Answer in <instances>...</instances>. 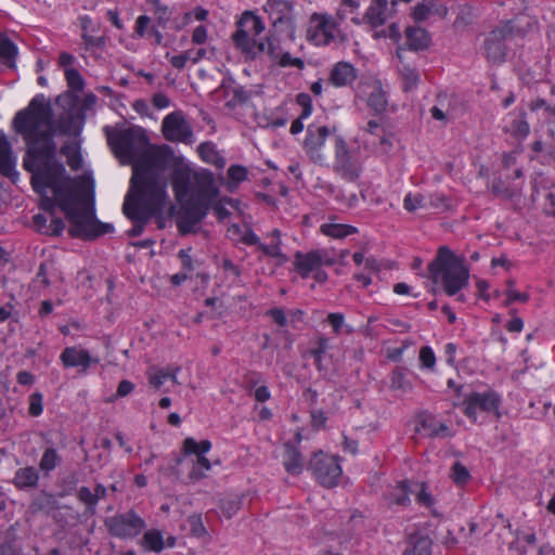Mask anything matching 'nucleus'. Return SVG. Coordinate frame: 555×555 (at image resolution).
Masks as SVG:
<instances>
[{
  "instance_id": "16",
  "label": "nucleus",
  "mask_w": 555,
  "mask_h": 555,
  "mask_svg": "<svg viewBox=\"0 0 555 555\" xmlns=\"http://www.w3.org/2000/svg\"><path fill=\"white\" fill-rule=\"evenodd\" d=\"M449 9L439 0H423L417 3L412 11V17L415 22L422 23L430 17L443 20L448 16Z\"/></svg>"
},
{
  "instance_id": "1",
  "label": "nucleus",
  "mask_w": 555,
  "mask_h": 555,
  "mask_svg": "<svg viewBox=\"0 0 555 555\" xmlns=\"http://www.w3.org/2000/svg\"><path fill=\"white\" fill-rule=\"evenodd\" d=\"M12 124L25 142L23 168L31 173L30 183L40 195L39 208L44 212L33 217L35 230L43 235H61L65 222L55 216L59 207L69 220L73 238L89 241L113 233V224L95 218L92 183L83 177L66 176L65 166L56 158L52 109L44 96H34L15 114Z\"/></svg>"
},
{
  "instance_id": "48",
  "label": "nucleus",
  "mask_w": 555,
  "mask_h": 555,
  "mask_svg": "<svg viewBox=\"0 0 555 555\" xmlns=\"http://www.w3.org/2000/svg\"><path fill=\"white\" fill-rule=\"evenodd\" d=\"M427 207L439 210H447L450 208V198L442 192H435L428 195Z\"/></svg>"
},
{
  "instance_id": "53",
  "label": "nucleus",
  "mask_w": 555,
  "mask_h": 555,
  "mask_svg": "<svg viewBox=\"0 0 555 555\" xmlns=\"http://www.w3.org/2000/svg\"><path fill=\"white\" fill-rule=\"evenodd\" d=\"M296 103L301 107V118H308L312 114V99L308 93L300 92L296 95Z\"/></svg>"
},
{
  "instance_id": "32",
  "label": "nucleus",
  "mask_w": 555,
  "mask_h": 555,
  "mask_svg": "<svg viewBox=\"0 0 555 555\" xmlns=\"http://www.w3.org/2000/svg\"><path fill=\"white\" fill-rule=\"evenodd\" d=\"M388 100L380 80L374 81V89L367 98V106L372 108L376 114H382L386 111Z\"/></svg>"
},
{
  "instance_id": "33",
  "label": "nucleus",
  "mask_w": 555,
  "mask_h": 555,
  "mask_svg": "<svg viewBox=\"0 0 555 555\" xmlns=\"http://www.w3.org/2000/svg\"><path fill=\"white\" fill-rule=\"evenodd\" d=\"M412 488L414 489L415 494V501L418 505L424 506L428 508L434 516L437 515V512L435 511V498L430 492L427 490L426 482H417L412 481Z\"/></svg>"
},
{
  "instance_id": "39",
  "label": "nucleus",
  "mask_w": 555,
  "mask_h": 555,
  "mask_svg": "<svg viewBox=\"0 0 555 555\" xmlns=\"http://www.w3.org/2000/svg\"><path fill=\"white\" fill-rule=\"evenodd\" d=\"M399 72L402 79L403 91L409 92L418 85L420 74L414 67L404 64Z\"/></svg>"
},
{
  "instance_id": "43",
  "label": "nucleus",
  "mask_w": 555,
  "mask_h": 555,
  "mask_svg": "<svg viewBox=\"0 0 555 555\" xmlns=\"http://www.w3.org/2000/svg\"><path fill=\"white\" fill-rule=\"evenodd\" d=\"M234 44L245 53H253L256 40L250 38L248 33L238 28L233 35Z\"/></svg>"
},
{
  "instance_id": "47",
  "label": "nucleus",
  "mask_w": 555,
  "mask_h": 555,
  "mask_svg": "<svg viewBox=\"0 0 555 555\" xmlns=\"http://www.w3.org/2000/svg\"><path fill=\"white\" fill-rule=\"evenodd\" d=\"M403 208L409 212H414L420 208H427L426 198L422 194H412L410 192L404 196Z\"/></svg>"
},
{
  "instance_id": "18",
  "label": "nucleus",
  "mask_w": 555,
  "mask_h": 555,
  "mask_svg": "<svg viewBox=\"0 0 555 555\" xmlns=\"http://www.w3.org/2000/svg\"><path fill=\"white\" fill-rule=\"evenodd\" d=\"M60 360L65 367H81L87 370L93 363H98V359H93L89 351L77 347H66L60 354Z\"/></svg>"
},
{
  "instance_id": "36",
  "label": "nucleus",
  "mask_w": 555,
  "mask_h": 555,
  "mask_svg": "<svg viewBox=\"0 0 555 555\" xmlns=\"http://www.w3.org/2000/svg\"><path fill=\"white\" fill-rule=\"evenodd\" d=\"M77 500L85 505V515L94 516L96 514V498L89 487L82 486L77 490Z\"/></svg>"
},
{
  "instance_id": "56",
  "label": "nucleus",
  "mask_w": 555,
  "mask_h": 555,
  "mask_svg": "<svg viewBox=\"0 0 555 555\" xmlns=\"http://www.w3.org/2000/svg\"><path fill=\"white\" fill-rule=\"evenodd\" d=\"M151 18L147 15H140L135 20L134 34L140 38H146L150 29Z\"/></svg>"
},
{
  "instance_id": "27",
  "label": "nucleus",
  "mask_w": 555,
  "mask_h": 555,
  "mask_svg": "<svg viewBox=\"0 0 555 555\" xmlns=\"http://www.w3.org/2000/svg\"><path fill=\"white\" fill-rule=\"evenodd\" d=\"M144 552L160 553L166 547L164 535L158 529H150L143 533L139 542Z\"/></svg>"
},
{
  "instance_id": "49",
  "label": "nucleus",
  "mask_w": 555,
  "mask_h": 555,
  "mask_svg": "<svg viewBox=\"0 0 555 555\" xmlns=\"http://www.w3.org/2000/svg\"><path fill=\"white\" fill-rule=\"evenodd\" d=\"M28 414L31 417H38L43 413V395L35 391L28 397Z\"/></svg>"
},
{
  "instance_id": "45",
  "label": "nucleus",
  "mask_w": 555,
  "mask_h": 555,
  "mask_svg": "<svg viewBox=\"0 0 555 555\" xmlns=\"http://www.w3.org/2000/svg\"><path fill=\"white\" fill-rule=\"evenodd\" d=\"M242 501L237 496H225L220 500L219 507L227 518L233 517L241 508Z\"/></svg>"
},
{
  "instance_id": "14",
  "label": "nucleus",
  "mask_w": 555,
  "mask_h": 555,
  "mask_svg": "<svg viewBox=\"0 0 555 555\" xmlns=\"http://www.w3.org/2000/svg\"><path fill=\"white\" fill-rule=\"evenodd\" d=\"M330 130L326 126L313 127L309 126L304 141V150L311 160L321 163L323 156L321 150L325 144Z\"/></svg>"
},
{
  "instance_id": "8",
  "label": "nucleus",
  "mask_w": 555,
  "mask_h": 555,
  "mask_svg": "<svg viewBox=\"0 0 555 555\" xmlns=\"http://www.w3.org/2000/svg\"><path fill=\"white\" fill-rule=\"evenodd\" d=\"M308 469L311 470L317 481L325 488L337 486L343 474L338 457L325 454L322 451L312 455Z\"/></svg>"
},
{
  "instance_id": "51",
  "label": "nucleus",
  "mask_w": 555,
  "mask_h": 555,
  "mask_svg": "<svg viewBox=\"0 0 555 555\" xmlns=\"http://www.w3.org/2000/svg\"><path fill=\"white\" fill-rule=\"evenodd\" d=\"M469 478H470V474H469L468 469L463 464H461L460 462H456L453 464L452 479L456 485L463 486L468 481Z\"/></svg>"
},
{
  "instance_id": "29",
  "label": "nucleus",
  "mask_w": 555,
  "mask_h": 555,
  "mask_svg": "<svg viewBox=\"0 0 555 555\" xmlns=\"http://www.w3.org/2000/svg\"><path fill=\"white\" fill-rule=\"evenodd\" d=\"M212 448V443L210 440L204 439L201 441H196L193 437H186L182 441L181 447V454L183 457H188L191 455L199 456V455H206L208 452H210Z\"/></svg>"
},
{
  "instance_id": "9",
  "label": "nucleus",
  "mask_w": 555,
  "mask_h": 555,
  "mask_svg": "<svg viewBox=\"0 0 555 555\" xmlns=\"http://www.w3.org/2000/svg\"><path fill=\"white\" fill-rule=\"evenodd\" d=\"M501 396L492 389L485 392L473 391L462 402L464 415L472 422L477 423L478 412L495 413L499 415Z\"/></svg>"
},
{
  "instance_id": "31",
  "label": "nucleus",
  "mask_w": 555,
  "mask_h": 555,
  "mask_svg": "<svg viewBox=\"0 0 555 555\" xmlns=\"http://www.w3.org/2000/svg\"><path fill=\"white\" fill-rule=\"evenodd\" d=\"M320 232L325 236L341 240L358 233L359 230L357 227L350 224L327 222L321 224Z\"/></svg>"
},
{
  "instance_id": "17",
  "label": "nucleus",
  "mask_w": 555,
  "mask_h": 555,
  "mask_svg": "<svg viewBox=\"0 0 555 555\" xmlns=\"http://www.w3.org/2000/svg\"><path fill=\"white\" fill-rule=\"evenodd\" d=\"M503 130L517 141H524L530 133V126L527 121L525 111L509 113L503 119Z\"/></svg>"
},
{
  "instance_id": "25",
  "label": "nucleus",
  "mask_w": 555,
  "mask_h": 555,
  "mask_svg": "<svg viewBox=\"0 0 555 555\" xmlns=\"http://www.w3.org/2000/svg\"><path fill=\"white\" fill-rule=\"evenodd\" d=\"M387 8L388 0H372L363 20L373 27L382 26L386 22Z\"/></svg>"
},
{
  "instance_id": "21",
  "label": "nucleus",
  "mask_w": 555,
  "mask_h": 555,
  "mask_svg": "<svg viewBox=\"0 0 555 555\" xmlns=\"http://www.w3.org/2000/svg\"><path fill=\"white\" fill-rule=\"evenodd\" d=\"M17 56V44L5 33H0V63L9 69H16Z\"/></svg>"
},
{
  "instance_id": "3",
  "label": "nucleus",
  "mask_w": 555,
  "mask_h": 555,
  "mask_svg": "<svg viewBox=\"0 0 555 555\" xmlns=\"http://www.w3.org/2000/svg\"><path fill=\"white\" fill-rule=\"evenodd\" d=\"M171 186L177 201L193 222H201L219 196L215 177L208 169L194 172L191 180L189 171L177 168L171 175Z\"/></svg>"
},
{
  "instance_id": "23",
  "label": "nucleus",
  "mask_w": 555,
  "mask_h": 555,
  "mask_svg": "<svg viewBox=\"0 0 555 555\" xmlns=\"http://www.w3.org/2000/svg\"><path fill=\"white\" fill-rule=\"evenodd\" d=\"M433 541L428 535L413 533L408 540L403 555H431Z\"/></svg>"
},
{
  "instance_id": "37",
  "label": "nucleus",
  "mask_w": 555,
  "mask_h": 555,
  "mask_svg": "<svg viewBox=\"0 0 555 555\" xmlns=\"http://www.w3.org/2000/svg\"><path fill=\"white\" fill-rule=\"evenodd\" d=\"M62 462V457L54 448H47L40 459L39 468L46 475L54 470Z\"/></svg>"
},
{
  "instance_id": "26",
  "label": "nucleus",
  "mask_w": 555,
  "mask_h": 555,
  "mask_svg": "<svg viewBox=\"0 0 555 555\" xmlns=\"http://www.w3.org/2000/svg\"><path fill=\"white\" fill-rule=\"evenodd\" d=\"M429 34L421 27H408L405 30V44L410 50L418 51L426 49L429 44Z\"/></svg>"
},
{
  "instance_id": "13",
  "label": "nucleus",
  "mask_w": 555,
  "mask_h": 555,
  "mask_svg": "<svg viewBox=\"0 0 555 555\" xmlns=\"http://www.w3.org/2000/svg\"><path fill=\"white\" fill-rule=\"evenodd\" d=\"M334 169L348 181H354L360 176L357 165L351 159L347 143L341 138H337L335 142Z\"/></svg>"
},
{
  "instance_id": "38",
  "label": "nucleus",
  "mask_w": 555,
  "mask_h": 555,
  "mask_svg": "<svg viewBox=\"0 0 555 555\" xmlns=\"http://www.w3.org/2000/svg\"><path fill=\"white\" fill-rule=\"evenodd\" d=\"M154 7V18L158 27L167 28L172 16V10L160 2V0H151Z\"/></svg>"
},
{
  "instance_id": "10",
  "label": "nucleus",
  "mask_w": 555,
  "mask_h": 555,
  "mask_svg": "<svg viewBox=\"0 0 555 555\" xmlns=\"http://www.w3.org/2000/svg\"><path fill=\"white\" fill-rule=\"evenodd\" d=\"M337 33L338 24L332 15L318 12L311 14L307 28L309 42L320 47L328 46L335 40Z\"/></svg>"
},
{
  "instance_id": "34",
  "label": "nucleus",
  "mask_w": 555,
  "mask_h": 555,
  "mask_svg": "<svg viewBox=\"0 0 555 555\" xmlns=\"http://www.w3.org/2000/svg\"><path fill=\"white\" fill-rule=\"evenodd\" d=\"M248 179V170L243 165H231L227 171V190L234 192L238 185Z\"/></svg>"
},
{
  "instance_id": "30",
  "label": "nucleus",
  "mask_w": 555,
  "mask_h": 555,
  "mask_svg": "<svg viewBox=\"0 0 555 555\" xmlns=\"http://www.w3.org/2000/svg\"><path fill=\"white\" fill-rule=\"evenodd\" d=\"M292 10L293 4L288 0H268L264 5V11L270 14L274 24L282 23Z\"/></svg>"
},
{
  "instance_id": "46",
  "label": "nucleus",
  "mask_w": 555,
  "mask_h": 555,
  "mask_svg": "<svg viewBox=\"0 0 555 555\" xmlns=\"http://www.w3.org/2000/svg\"><path fill=\"white\" fill-rule=\"evenodd\" d=\"M65 79L69 89L76 92H80L85 88V80L81 74L76 68L65 69Z\"/></svg>"
},
{
  "instance_id": "59",
  "label": "nucleus",
  "mask_w": 555,
  "mask_h": 555,
  "mask_svg": "<svg viewBox=\"0 0 555 555\" xmlns=\"http://www.w3.org/2000/svg\"><path fill=\"white\" fill-rule=\"evenodd\" d=\"M259 248L267 256L278 258L282 262L286 260V256L282 253L280 244L278 243L271 245L261 244Z\"/></svg>"
},
{
  "instance_id": "11",
  "label": "nucleus",
  "mask_w": 555,
  "mask_h": 555,
  "mask_svg": "<svg viewBox=\"0 0 555 555\" xmlns=\"http://www.w3.org/2000/svg\"><path fill=\"white\" fill-rule=\"evenodd\" d=\"M335 258L326 249H312L307 253L296 251L294 255V269L301 279H308L312 272L323 266L332 267Z\"/></svg>"
},
{
  "instance_id": "44",
  "label": "nucleus",
  "mask_w": 555,
  "mask_h": 555,
  "mask_svg": "<svg viewBox=\"0 0 555 555\" xmlns=\"http://www.w3.org/2000/svg\"><path fill=\"white\" fill-rule=\"evenodd\" d=\"M240 25L247 27L249 30L254 31L255 35L261 34L264 29L261 18L250 11H246L242 14Z\"/></svg>"
},
{
  "instance_id": "2",
  "label": "nucleus",
  "mask_w": 555,
  "mask_h": 555,
  "mask_svg": "<svg viewBox=\"0 0 555 555\" xmlns=\"http://www.w3.org/2000/svg\"><path fill=\"white\" fill-rule=\"evenodd\" d=\"M107 142L120 158L133 163L130 188L166 186L160 173L171 164L173 154L170 147L150 145L149 137L142 127L122 130L106 129Z\"/></svg>"
},
{
  "instance_id": "24",
  "label": "nucleus",
  "mask_w": 555,
  "mask_h": 555,
  "mask_svg": "<svg viewBox=\"0 0 555 555\" xmlns=\"http://www.w3.org/2000/svg\"><path fill=\"white\" fill-rule=\"evenodd\" d=\"M38 482L39 474L34 466L18 468L14 474L13 485L20 490L36 488Z\"/></svg>"
},
{
  "instance_id": "35",
  "label": "nucleus",
  "mask_w": 555,
  "mask_h": 555,
  "mask_svg": "<svg viewBox=\"0 0 555 555\" xmlns=\"http://www.w3.org/2000/svg\"><path fill=\"white\" fill-rule=\"evenodd\" d=\"M390 389L400 390L402 392H410L413 389L412 382L408 378L405 367L397 366L390 374Z\"/></svg>"
},
{
  "instance_id": "42",
  "label": "nucleus",
  "mask_w": 555,
  "mask_h": 555,
  "mask_svg": "<svg viewBox=\"0 0 555 555\" xmlns=\"http://www.w3.org/2000/svg\"><path fill=\"white\" fill-rule=\"evenodd\" d=\"M211 469V463L206 455L196 456L193 467L190 472L192 480H199L206 477V473Z\"/></svg>"
},
{
  "instance_id": "60",
  "label": "nucleus",
  "mask_w": 555,
  "mask_h": 555,
  "mask_svg": "<svg viewBox=\"0 0 555 555\" xmlns=\"http://www.w3.org/2000/svg\"><path fill=\"white\" fill-rule=\"evenodd\" d=\"M93 33L94 31L81 34V38L83 40V43H85L87 50L93 49V48H102L105 43L104 37L93 36Z\"/></svg>"
},
{
  "instance_id": "55",
  "label": "nucleus",
  "mask_w": 555,
  "mask_h": 555,
  "mask_svg": "<svg viewBox=\"0 0 555 555\" xmlns=\"http://www.w3.org/2000/svg\"><path fill=\"white\" fill-rule=\"evenodd\" d=\"M178 257L181 261V266H182V270H183L182 272L188 273V275H190L194 271L193 259L191 256V248L180 249L178 253Z\"/></svg>"
},
{
  "instance_id": "61",
  "label": "nucleus",
  "mask_w": 555,
  "mask_h": 555,
  "mask_svg": "<svg viewBox=\"0 0 555 555\" xmlns=\"http://www.w3.org/2000/svg\"><path fill=\"white\" fill-rule=\"evenodd\" d=\"M167 380L168 375H166L165 369L156 370L154 373L149 375V383L155 389H159Z\"/></svg>"
},
{
  "instance_id": "5",
  "label": "nucleus",
  "mask_w": 555,
  "mask_h": 555,
  "mask_svg": "<svg viewBox=\"0 0 555 555\" xmlns=\"http://www.w3.org/2000/svg\"><path fill=\"white\" fill-rule=\"evenodd\" d=\"M166 197V186L130 188L122 204L124 215L132 222L128 236L137 237L143 233L149 220L162 210Z\"/></svg>"
},
{
  "instance_id": "15",
  "label": "nucleus",
  "mask_w": 555,
  "mask_h": 555,
  "mask_svg": "<svg viewBox=\"0 0 555 555\" xmlns=\"http://www.w3.org/2000/svg\"><path fill=\"white\" fill-rule=\"evenodd\" d=\"M358 78V69L349 62L339 61L328 74V82L335 88L352 87Z\"/></svg>"
},
{
  "instance_id": "4",
  "label": "nucleus",
  "mask_w": 555,
  "mask_h": 555,
  "mask_svg": "<svg viewBox=\"0 0 555 555\" xmlns=\"http://www.w3.org/2000/svg\"><path fill=\"white\" fill-rule=\"evenodd\" d=\"M428 276L440 285L450 297L457 295L469 282V269L463 256H457L447 245L438 247L435 258L427 266Z\"/></svg>"
},
{
  "instance_id": "64",
  "label": "nucleus",
  "mask_w": 555,
  "mask_h": 555,
  "mask_svg": "<svg viewBox=\"0 0 555 555\" xmlns=\"http://www.w3.org/2000/svg\"><path fill=\"white\" fill-rule=\"evenodd\" d=\"M274 323H276L279 326L283 327L287 324L286 314L283 309L281 308H272L267 313Z\"/></svg>"
},
{
  "instance_id": "22",
  "label": "nucleus",
  "mask_w": 555,
  "mask_h": 555,
  "mask_svg": "<svg viewBox=\"0 0 555 555\" xmlns=\"http://www.w3.org/2000/svg\"><path fill=\"white\" fill-rule=\"evenodd\" d=\"M283 465L285 470L294 476L300 475L304 470L302 455L300 451L291 443L285 444Z\"/></svg>"
},
{
  "instance_id": "57",
  "label": "nucleus",
  "mask_w": 555,
  "mask_h": 555,
  "mask_svg": "<svg viewBox=\"0 0 555 555\" xmlns=\"http://www.w3.org/2000/svg\"><path fill=\"white\" fill-rule=\"evenodd\" d=\"M262 380V376L259 372L250 371L244 375V388L247 391H254Z\"/></svg>"
},
{
  "instance_id": "20",
  "label": "nucleus",
  "mask_w": 555,
  "mask_h": 555,
  "mask_svg": "<svg viewBox=\"0 0 555 555\" xmlns=\"http://www.w3.org/2000/svg\"><path fill=\"white\" fill-rule=\"evenodd\" d=\"M16 157L5 135L0 137V175L7 178L17 177Z\"/></svg>"
},
{
  "instance_id": "54",
  "label": "nucleus",
  "mask_w": 555,
  "mask_h": 555,
  "mask_svg": "<svg viewBox=\"0 0 555 555\" xmlns=\"http://www.w3.org/2000/svg\"><path fill=\"white\" fill-rule=\"evenodd\" d=\"M197 151L201 158L206 163L214 162L212 158H217V155H219L212 142H202Z\"/></svg>"
},
{
  "instance_id": "52",
  "label": "nucleus",
  "mask_w": 555,
  "mask_h": 555,
  "mask_svg": "<svg viewBox=\"0 0 555 555\" xmlns=\"http://www.w3.org/2000/svg\"><path fill=\"white\" fill-rule=\"evenodd\" d=\"M420 361L424 369L433 370L436 365V356L431 347L423 346L420 349Z\"/></svg>"
},
{
  "instance_id": "41",
  "label": "nucleus",
  "mask_w": 555,
  "mask_h": 555,
  "mask_svg": "<svg viewBox=\"0 0 555 555\" xmlns=\"http://www.w3.org/2000/svg\"><path fill=\"white\" fill-rule=\"evenodd\" d=\"M474 20H475L474 8L469 4H464V5L459 7L453 26L455 28H465L468 25L473 24Z\"/></svg>"
},
{
  "instance_id": "28",
  "label": "nucleus",
  "mask_w": 555,
  "mask_h": 555,
  "mask_svg": "<svg viewBox=\"0 0 555 555\" xmlns=\"http://www.w3.org/2000/svg\"><path fill=\"white\" fill-rule=\"evenodd\" d=\"M414 493L412 481L402 480L397 483L395 489L389 493V504L398 506H408L411 503L410 495Z\"/></svg>"
},
{
  "instance_id": "12",
  "label": "nucleus",
  "mask_w": 555,
  "mask_h": 555,
  "mask_svg": "<svg viewBox=\"0 0 555 555\" xmlns=\"http://www.w3.org/2000/svg\"><path fill=\"white\" fill-rule=\"evenodd\" d=\"M162 132L169 142H193V130L184 115L180 111L169 113L163 119Z\"/></svg>"
},
{
  "instance_id": "7",
  "label": "nucleus",
  "mask_w": 555,
  "mask_h": 555,
  "mask_svg": "<svg viewBox=\"0 0 555 555\" xmlns=\"http://www.w3.org/2000/svg\"><path fill=\"white\" fill-rule=\"evenodd\" d=\"M104 525L112 537L120 540L134 539L146 527L145 520L133 509L107 517Z\"/></svg>"
},
{
  "instance_id": "50",
  "label": "nucleus",
  "mask_w": 555,
  "mask_h": 555,
  "mask_svg": "<svg viewBox=\"0 0 555 555\" xmlns=\"http://www.w3.org/2000/svg\"><path fill=\"white\" fill-rule=\"evenodd\" d=\"M192 535L203 538L207 534V529L204 525L201 514H193L188 518Z\"/></svg>"
},
{
  "instance_id": "62",
  "label": "nucleus",
  "mask_w": 555,
  "mask_h": 555,
  "mask_svg": "<svg viewBox=\"0 0 555 555\" xmlns=\"http://www.w3.org/2000/svg\"><path fill=\"white\" fill-rule=\"evenodd\" d=\"M184 215L178 221V230L181 234H188L191 232L192 228L198 222H193L189 214L183 209Z\"/></svg>"
},
{
  "instance_id": "40",
  "label": "nucleus",
  "mask_w": 555,
  "mask_h": 555,
  "mask_svg": "<svg viewBox=\"0 0 555 555\" xmlns=\"http://www.w3.org/2000/svg\"><path fill=\"white\" fill-rule=\"evenodd\" d=\"M330 347V340L325 336H319L314 343V347H312L309 351L310 356L314 360V364L317 370L322 371L323 364V356Z\"/></svg>"
},
{
  "instance_id": "6",
  "label": "nucleus",
  "mask_w": 555,
  "mask_h": 555,
  "mask_svg": "<svg viewBox=\"0 0 555 555\" xmlns=\"http://www.w3.org/2000/svg\"><path fill=\"white\" fill-rule=\"evenodd\" d=\"M524 36L525 33L518 27V18L502 22L485 39L483 49L488 62L503 63L506 57L507 43Z\"/></svg>"
},
{
  "instance_id": "63",
  "label": "nucleus",
  "mask_w": 555,
  "mask_h": 555,
  "mask_svg": "<svg viewBox=\"0 0 555 555\" xmlns=\"http://www.w3.org/2000/svg\"><path fill=\"white\" fill-rule=\"evenodd\" d=\"M191 57V51L182 52L180 54L173 55L169 59V62L172 67L177 69H183L186 66L188 61Z\"/></svg>"
},
{
  "instance_id": "19",
  "label": "nucleus",
  "mask_w": 555,
  "mask_h": 555,
  "mask_svg": "<svg viewBox=\"0 0 555 555\" xmlns=\"http://www.w3.org/2000/svg\"><path fill=\"white\" fill-rule=\"evenodd\" d=\"M416 431L429 438L450 436L449 427L428 413L422 412L417 417Z\"/></svg>"
},
{
  "instance_id": "58",
  "label": "nucleus",
  "mask_w": 555,
  "mask_h": 555,
  "mask_svg": "<svg viewBox=\"0 0 555 555\" xmlns=\"http://www.w3.org/2000/svg\"><path fill=\"white\" fill-rule=\"evenodd\" d=\"M326 320L331 325L333 333L336 335L340 334L345 323V315L340 312H331L327 314Z\"/></svg>"
}]
</instances>
